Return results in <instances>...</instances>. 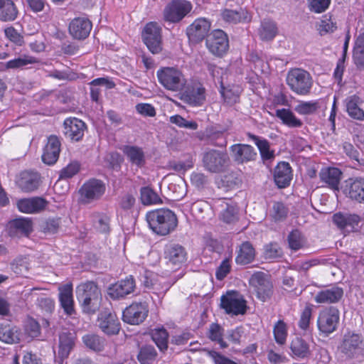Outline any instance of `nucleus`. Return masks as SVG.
<instances>
[{
  "instance_id": "obj_61",
  "label": "nucleus",
  "mask_w": 364,
  "mask_h": 364,
  "mask_svg": "<svg viewBox=\"0 0 364 364\" xmlns=\"http://www.w3.org/2000/svg\"><path fill=\"white\" fill-rule=\"evenodd\" d=\"M170 122L181 128H185L191 130H196L198 127L196 122L188 121L178 114L171 117Z\"/></svg>"
},
{
  "instance_id": "obj_37",
  "label": "nucleus",
  "mask_w": 364,
  "mask_h": 364,
  "mask_svg": "<svg viewBox=\"0 0 364 364\" xmlns=\"http://www.w3.org/2000/svg\"><path fill=\"white\" fill-rule=\"evenodd\" d=\"M248 137L257 146L261 158L264 161H272L274 159V151L270 149L269 142L267 139L252 134H248Z\"/></svg>"
},
{
  "instance_id": "obj_19",
  "label": "nucleus",
  "mask_w": 364,
  "mask_h": 364,
  "mask_svg": "<svg viewBox=\"0 0 364 364\" xmlns=\"http://www.w3.org/2000/svg\"><path fill=\"white\" fill-rule=\"evenodd\" d=\"M135 289V282L132 276L122 279L111 285L107 291L108 295L113 299L124 298L132 293Z\"/></svg>"
},
{
  "instance_id": "obj_16",
  "label": "nucleus",
  "mask_w": 364,
  "mask_h": 364,
  "mask_svg": "<svg viewBox=\"0 0 364 364\" xmlns=\"http://www.w3.org/2000/svg\"><path fill=\"white\" fill-rule=\"evenodd\" d=\"M215 207L219 212V218L227 224L236 222L238 219V208L231 200L219 199L215 203Z\"/></svg>"
},
{
  "instance_id": "obj_57",
  "label": "nucleus",
  "mask_w": 364,
  "mask_h": 364,
  "mask_svg": "<svg viewBox=\"0 0 364 364\" xmlns=\"http://www.w3.org/2000/svg\"><path fill=\"white\" fill-rule=\"evenodd\" d=\"M288 243L289 247L296 251L304 247L305 240L302 234L299 230H294L288 235Z\"/></svg>"
},
{
  "instance_id": "obj_34",
  "label": "nucleus",
  "mask_w": 364,
  "mask_h": 364,
  "mask_svg": "<svg viewBox=\"0 0 364 364\" xmlns=\"http://www.w3.org/2000/svg\"><path fill=\"white\" fill-rule=\"evenodd\" d=\"M222 19L228 23H247L251 21L250 14L245 9L232 10L225 9L220 14Z\"/></svg>"
},
{
  "instance_id": "obj_50",
  "label": "nucleus",
  "mask_w": 364,
  "mask_h": 364,
  "mask_svg": "<svg viewBox=\"0 0 364 364\" xmlns=\"http://www.w3.org/2000/svg\"><path fill=\"white\" fill-rule=\"evenodd\" d=\"M353 57L358 67L364 68V33L356 38Z\"/></svg>"
},
{
  "instance_id": "obj_18",
  "label": "nucleus",
  "mask_w": 364,
  "mask_h": 364,
  "mask_svg": "<svg viewBox=\"0 0 364 364\" xmlns=\"http://www.w3.org/2000/svg\"><path fill=\"white\" fill-rule=\"evenodd\" d=\"M64 134L73 141H79L84 136L86 124L83 121L75 117L67 118L63 123Z\"/></svg>"
},
{
  "instance_id": "obj_43",
  "label": "nucleus",
  "mask_w": 364,
  "mask_h": 364,
  "mask_svg": "<svg viewBox=\"0 0 364 364\" xmlns=\"http://www.w3.org/2000/svg\"><path fill=\"white\" fill-rule=\"evenodd\" d=\"M346 110L352 118L360 121L364 120V111L360 107V101L358 97L353 95L346 100Z\"/></svg>"
},
{
  "instance_id": "obj_4",
  "label": "nucleus",
  "mask_w": 364,
  "mask_h": 364,
  "mask_svg": "<svg viewBox=\"0 0 364 364\" xmlns=\"http://www.w3.org/2000/svg\"><path fill=\"white\" fill-rule=\"evenodd\" d=\"M286 82L294 92L300 95L309 94L312 87V79L310 74L300 68L289 70Z\"/></svg>"
},
{
  "instance_id": "obj_63",
  "label": "nucleus",
  "mask_w": 364,
  "mask_h": 364,
  "mask_svg": "<svg viewBox=\"0 0 364 364\" xmlns=\"http://www.w3.org/2000/svg\"><path fill=\"white\" fill-rule=\"evenodd\" d=\"M25 333L31 338H36L40 334V326L33 318H28L25 324Z\"/></svg>"
},
{
  "instance_id": "obj_46",
  "label": "nucleus",
  "mask_w": 364,
  "mask_h": 364,
  "mask_svg": "<svg viewBox=\"0 0 364 364\" xmlns=\"http://www.w3.org/2000/svg\"><path fill=\"white\" fill-rule=\"evenodd\" d=\"M17 16V9L11 0H0V21H14Z\"/></svg>"
},
{
  "instance_id": "obj_53",
  "label": "nucleus",
  "mask_w": 364,
  "mask_h": 364,
  "mask_svg": "<svg viewBox=\"0 0 364 364\" xmlns=\"http://www.w3.org/2000/svg\"><path fill=\"white\" fill-rule=\"evenodd\" d=\"M291 350L295 356L305 358L309 354V346L306 343L300 338H295L291 343Z\"/></svg>"
},
{
  "instance_id": "obj_58",
  "label": "nucleus",
  "mask_w": 364,
  "mask_h": 364,
  "mask_svg": "<svg viewBox=\"0 0 364 364\" xmlns=\"http://www.w3.org/2000/svg\"><path fill=\"white\" fill-rule=\"evenodd\" d=\"M156 355L155 349L152 346H147L141 348L138 360L141 364H151L155 360Z\"/></svg>"
},
{
  "instance_id": "obj_49",
  "label": "nucleus",
  "mask_w": 364,
  "mask_h": 364,
  "mask_svg": "<svg viewBox=\"0 0 364 364\" xmlns=\"http://www.w3.org/2000/svg\"><path fill=\"white\" fill-rule=\"evenodd\" d=\"M90 95L93 101L97 102L101 93L100 88L98 86H105L107 89H111L114 87V83L107 78L99 77L93 80L90 82Z\"/></svg>"
},
{
  "instance_id": "obj_14",
  "label": "nucleus",
  "mask_w": 364,
  "mask_h": 364,
  "mask_svg": "<svg viewBox=\"0 0 364 364\" xmlns=\"http://www.w3.org/2000/svg\"><path fill=\"white\" fill-rule=\"evenodd\" d=\"M206 46L213 55L223 56L229 48L227 34L220 29L215 30L207 40Z\"/></svg>"
},
{
  "instance_id": "obj_23",
  "label": "nucleus",
  "mask_w": 364,
  "mask_h": 364,
  "mask_svg": "<svg viewBox=\"0 0 364 364\" xmlns=\"http://www.w3.org/2000/svg\"><path fill=\"white\" fill-rule=\"evenodd\" d=\"M361 343L362 339L359 334L348 332L343 336L340 348L347 357L351 358L360 351Z\"/></svg>"
},
{
  "instance_id": "obj_6",
  "label": "nucleus",
  "mask_w": 364,
  "mask_h": 364,
  "mask_svg": "<svg viewBox=\"0 0 364 364\" xmlns=\"http://www.w3.org/2000/svg\"><path fill=\"white\" fill-rule=\"evenodd\" d=\"M192 8L188 1L173 0L164 9V19L171 23H178L191 12Z\"/></svg>"
},
{
  "instance_id": "obj_8",
  "label": "nucleus",
  "mask_w": 364,
  "mask_h": 364,
  "mask_svg": "<svg viewBox=\"0 0 364 364\" xmlns=\"http://www.w3.org/2000/svg\"><path fill=\"white\" fill-rule=\"evenodd\" d=\"M105 184L100 180L90 179L80 189V200L85 204L99 200L105 193Z\"/></svg>"
},
{
  "instance_id": "obj_38",
  "label": "nucleus",
  "mask_w": 364,
  "mask_h": 364,
  "mask_svg": "<svg viewBox=\"0 0 364 364\" xmlns=\"http://www.w3.org/2000/svg\"><path fill=\"white\" fill-rule=\"evenodd\" d=\"M38 176L36 173L24 171L20 174L18 186L24 192H31L38 186Z\"/></svg>"
},
{
  "instance_id": "obj_59",
  "label": "nucleus",
  "mask_w": 364,
  "mask_h": 364,
  "mask_svg": "<svg viewBox=\"0 0 364 364\" xmlns=\"http://www.w3.org/2000/svg\"><path fill=\"white\" fill-rule=\"evenodd\" d=\"M223 329L218 323H212L209 328V338L218 342L221 348H226L228 345L223 339Z\"/></svg>"
},
{
  "instance_id": "obj_39",
  "label": "nucleus",
  "mask_w": 364,
  "mask_h": 364,
  "mask_svg": "<svg viewBox=\"0 0 364 364\" xmlns=\"http://www.w3.org/2000/svg\"><path fill=\"white\" fill-rule=\"evenodd\" d=\"M82 341L87 348L96 353L103 351L107 344L104 338L92 333L84 335Z\"/></svg>"
},
{
  "instance_id": "obj_17",
  "label": "nucleus",
  "mask_w": 364,
  "mask_h": 364,
  "mask_svg": "<svg viewBox=\"0 0 364 364\" xmlns=\"http://www.w3.org/2000/svg\"><path fill=\"white\" fill-rule=\"evenodd\" d=\"M343 296V289L333 285L318 291L314 296V300L319 304H336L341 301Z\"/></svg>"
},
{
  "instance_id": "obj_64",
  "label": "nucleus",
  "mask_w": 364,
  "mask_h": 364,
  "mask_svg": "<svg viewBox=\"0 0 364 364\" xmlns=\"http://www.w3.org/2000/svg\"><path fill=\"white\" fill-rule=\"evenodd\" d=\"M271 215L275 221L282 220L287 215V209L282 203H274Z\"/></svg>"
},
{
  "instance_id": "obj_51",
  "label": "nucleus",
  "mask_w": 364,
  "mask_h": 364,
  "mask_svg": "<svg viewBox=\"0 0 364 364\" xmlns=\"http://www.w3.org/2000/svg\"><path fill=\"white\" fill-rule=\"evenodd\" d=\"M151 338L158 348L162 351L167 349L168 335L164 328H157L152 331Z\"/></svg>"
},
{
  "instance_id": "obj_21",
  "label": "nucleus",
  "mask_w": 364,
  "mask_h": 364,
  "mask_svg": "<svg viewBox=\"0 0 364 364\" xmlns=\"http://www.w3.org/2000/svg\"><path fill=\"white\" fill-rule=\"evenodd\" d=\"M59 301L65 314L73 316L75 314L72 284H65L58 288Z\"/></svg>"
},
{
  "instance_id": "obj_41",
  "label": "nucleus",
  "mask_w": 364,
  "mask_h": 364,
  "mask_svg": "<svg viewBox=\"0 0 364 364\" xmlns=\"http://www.w3.org/2000/svg\"><path fill=\"white\" fill-rule=\"evenodd\" d=\"M90 220L95 230L102 233H107L110 230V216L105 213H93Z\"/></svg>"
},
{
  "instance_id": "obj_28",
  "label": "nucleus",
  "mask_w": 364,
  "mask_h": 364,
  "mask_svg": "<svg viewBox=\"0 0 364 364\" xmlns=\"http://www.w3.org/2000/svg\"><path fill=\"white\" fill-rule=\"evenodd\" d=\"M333 221L341 230L347 232H350L358 228L360 218L357 215L338 213L333 215Z\"/></svg>"
},
{
  "instance_id": "obj_55",
  "label": "nucleus",
  "mask_w": 364,
  "mask_h": 364,
  "mask_svg": "<svg viewBox=\"0 0 364 364\" xmlns=\"http://www.w3.org/2000/svg\"><path fill=\"white\" fill-rule=\"evenodd\" d=\"M336 23L328 15L322 16L317 26V29L321 36L333 33L336 31Z\"/></svg>"
},
{
  "instance_id": "obj_13",
  "label": "nucleus",
  "mask_w": 364,
  "mask_h": 364,
  "mask_svg": "<svg viewBox=\"0 0 364 364\" xmlns=\"http://www.w3.org/2000/svg\"><path fill=\"white\" fill-rule=\"evenodd\" d=\"M181 100L192 106H201L205 101V89L200 82H193L181 92Z\"/></svg>"
},
{
  "instance_id": "obj_5",
  "label": "nucleus",
  "mask_w": 364,
  "mask_h": 364,
  "mask_svg": "<svg viewBox=\"0 0 364 364\" xmlns=\"http://www.w3.org/2000/svg\"><path fill=\"white\" fill-rule=\"evenodd\" d=\"M221 308L228 314L237 316L244 314L247 309V302L243 296L235 291H228L221 297Z\"/></svg>"
},
{
  "instance_id": "obj_1",
  "label": "nucleus",
  "mask_w": 364,
  "mask_h": 364,
  "mask_svg": "<svg viewBox=\"0 0 364 364\" xmlns=\"http://www.w3.org/2000/svg\"><path fill=\"white\" fill-rule=\"evenodd\" d=\"M146 219L152 231L160 235H168L178 225L176 215L169 209L161 208L149 211L146 213Z\"/></svg>"
},
{
  "instance_id": "obj_22",
  "label": "nucleus",
  "mask_w": 364,
  "mask_h": 364,
  "mask_svg": "<svg viewBox=\"0 0 364 364\" xmlns=\"http://www.w3.org/2000/svg\"><path fill=\"white\" fill-rule=\"evenodd\" d=\"M210 28V22L205 18L196 19L187 28L189 39L194 41L203 40Z\"/></svg>"
},
{
  "instance_id": "obj_27",
  "label": "nucleus",
  "mask_w": 364,
  "mask_h": 364,
  "mask_svg": "<svg viewBox=\"0 0 364 364\" xmlns=\"http://www.w3.org/2000/svg\"><path fill=\"white\" fill-rule=\"evenodd\" d=\"M80 170V164L73 161L63 168L60 173L58 181L54 185V190L59 194H63L68 190V184L65 180L72 178Z\"/></svg>"
},
{
  "instance_id": "obj_7",
  "label": "nucleus",
  "mask_w": 364,
  "mask_h": 364,
  "mask_svg": "<svg viewBox=\"0 0 364 364\" xmlns=\"http://www.w3.org/2000/svg\"><path fill=\"white\" fill-rule=\"evenodd\" d=\"M340 313L338 309L331 307L319 313L317 325L319 331L328 336L334 332L339 323Z\"/></svg>"
},
{
  "instance_id": "obj_47",
  "label": "nucleus",
  "mask_w": 364,
  "mask_h": 364,
  "mask_svg": "<svg viewBox=\"0 0 364 364\" xmlns=\"http://www.w3.org/2000/svg\"><path fill=\"white\" fill-rule=\"evenodd\" d=\"M38 60L35 57L29 55H21L17 58L7 61L5 67L7 69H23L29 65H33L37 63Z\"/></svg>"
},
{
  "instance_id": "obj_45",
  "label": "nucleus",
  "mask_w": 364,
  "mask_h": 364,
  "mask_svg": "<svg viewBox=\"0 0 364 364\" xmlns=\"http://www.w3.org/2000/svg\"><path fill=\"white\" fill-rule=\"evenodd\" d=\"M276 116L280 119L282 123L290 128L301 127L303 124L301 119L289 109H279L276 110Z\"/></svg>"
},
{
  "instance_id": "obj_24",
  "label": "nucleus",
  "mask_w": 364,
  "mask_h": 364,
  "mask_svg": "<svg viewBox=\"0 0 364 364\" xmlns=\"http://www.w3.org/2000/svg\"><path fill=\"white\" fill-rule=\"evenodd\" d=\"M232 156L238 164L247 163L255 160L257 153L254 148L248 144H236L230 147Z\"/></svg>"
},
{
  "instance_id": "obj_30",
  "label": "nucleus",
  "mask_w": 364,
  "mask_h": 364,
  "mask_svg": "<svg viewBox=\"0 0 364 364\" xmlns=\"http://www.w3.org/2000/svg\"><path fill=\"white\" fill-rule=\"evenodd\" d=\"M48 202L41 197L24 198L18 201V210L24 213H38L46 207Z\"/></svg>"
},
{
  "instance_id": "obj_11",
  "label": "nucleus",
  "mask_w": 364,
  "mask_h": 364,
  "mask_svg": "<svg viewBox=\"0 0 364 364\" xmlns=\"http://www.w3.org/2000/svg\"><path fill=\"white\" fill-rule=\"evenodd\" d=\"M148 313L149 308L146 302H134L123 311L122 319L127 323L138 325L145 320Z\"/></svg>"
},
{
  "instance_id": "obj_36",
  "label": "nucleus",
  "mask_w": 364,
  "mask_h": 364,
  "mask_svg": "<svg viewBox=\"0 0 364 364\" xmlns=\"http://www.w3.org/2000/svg\"><path fill=\"white\" fill-rule=\"evenodd\" d=\"M75 337L73 333L62 332L59 336L58 356L63 360L67 358L75 346Z\"/></svg>"
},
{
  "instance_id": "obj_25",
  "label": "nucleus",
  "mask_w": 364,
  "mask_h": 364,
  "mask_svg": "<svg viewBox=\"0 0 364 364\" xmlns=\"http://www.w3.org/2000/svg\"><path fill=\"white\" fill-rule=\"evenodd\" d=\"M60 151V142L59 139L56 136H50L43 149L42 161L48 165L55 164L58 159Z\"/></svg>"
},
{
  "instance_id": "obj_56",
  "label": "nucleus",
  "mask_w": 364,
  "mask_h": 364,
  "mask_svg": "<svg viewBox=\"0 0 364 364\" xmlns=\"http://www.w3.org/2000/svg\"><path fill=\"white\" fill-rule=\"evenodd\" d=\"M136 205V198L130 193L123 195L119 202V210L127 214L132 213Z\"/></svg>"
},
{
  "instance_id": "obj_31",
  "label": "nucleus",
  "mask_w": 364,
  "mask_h": 364,
  "mask_svg": "<svg viewBox=\"0 0 364 364\" xmlns=\"http://www.w3.org/2000/svg\"><path fill=\"white\" fill-rule=\"evenodd\" d=\"M23 334L16 326L8 322L0 324V341L8 344L17 343L22 339Z\"/></svg>"
},
{
  "instance_id": "obj_35",
  "label": "nucleus",
  "mask_w": 364,
  "mask_h": 364,
  "mask_svg": "<svg viewBox=\"0 0 364 364\" xmlns=\"http://www.w3.org/2000/svg\"><path fill=\"white\" fill-rule=\"evenodd\" d=\"M341 172L334 167L322 168L319 173L321 181L333 190H338Z\"/></svg>"
},
{
  "instance_id": "obj_2",
  "label": "nucleus",
  "mask_w": 364,
  "mask_h": 364,
  "mask_svg": "<svg viewBox=\"0 0 364 364\" xmlns=\"http://www.w3.org/2000/svg\"><path fill=\"white\" fill-rule=\"evenodd\" d=\"M76 294L83 313L92 314L100 309L102 294L95 283L87 282L80 284L76 288Z\"/></svg>"
},
{
  "instance_id": "obj_62",
  "label": "nucleus",
  "mask_w": 364,
  "mask_h": 364,
  "mask_svg": "<svg viewBox=\"0 0 364 364\" xmlns=\"http://www.w3.org/2000/svg\"><path fill=\"white\" fill-rule=\"evenodd\" d=\"M331 0H308L309 9L311 11L321 14L329 6Z\"/></svg>"
},
{
  "instance_id": "obj_3",
  "label": "nucleus",
  "mask_w": 364,
  "mask_h": 364,
  "mask_svg": "<svg viewBox=\"0 0 364 364\" xmlns=\"http://www.w3.org/2000/svg\"><path fill=\"white\" fill-rule=\"evenodd\" d=\"M159 84L166 90L181 92L187 84L183 72L177 67H161L156 72Z\"/></svg>"
},
{
  "instance_id": "obj_20",
  "label": "nucleus",
  "mask_w": 364,
  "mask_h": 364,
  "mask_svg": "<svg viewBox=\"0 0 364 364\" xmlns=\"http://www.w3.org/2000/svg\"><path fill=\"white\" fill-rule=\"evenodd\" d=\"M98 326L107 335L117 334L120 330V323L114 314L108 311H102L98 316Z\"/></svg>"
},
{
  "instance_id": "obj_15",
  "label": "nucleus",
  "mask_w": 364,
  "mask_h": 364,
  "mask_svg": "<svg viewBox=\"0 0 364 364\" xmlns=\"http://www.w3.org/2000/svg\"><path fill=\"white\" fill-rule=\"evenodd\" d=\"M164 256L167 264L176 268L180 267L187 259L185 248L175 243H169L165 245Z\"/></svg>"
},
{
  "instance_id": "obj_12",
  "label": "nucleus",
  "mask_w": 364,
  "mask_h": 364,
  "mask_svg": "<svg viewBox=\"0 0 364 364\" xmlns=\"http://www.w3.org/2000/svg\"><path fill=\"white\" fill-rule=\"evenodd\" d=\"M250 284L254 288L257 298L262 301H267L271 296L272 286L265 273L257 272L253 274L250 279Z\"/></svg>"
},
{
  "instance_id": "obj_44",
  "label": "nucleus",
  "mask_w": 364,
  "mask_h": 364,
  "mask_svg": "<svg viewBox=\"0 0 364 364\" xmlns=\"http://www.w3.org/2000/svg\"><path fill=\"white\" fill-rule=\"evenodd\" d=\"M277 32V23L271 19H264L261 23L258 33L262 41H268L274 38Z\"/></svg>"
},
{
  "instance_id": "obj_40",
  "label": "nucleus",
  "mask_w": 364,
  "mask_h": 364,
  "mask_svg": "<svg viewBox=\"0 0 364 364\" xmlns=\"http://www.w3.org/2000/svg\"><path fill=\"white\" fill-rule=\"evenodd\" d=\"M255 257V250L249 242H243L237 251L235 262L237 264L245 265L251 263Z\"/></svg>"
},
{
  "instance_id": "obj_9",
  "label": "nucleus",
  "mask_w": 364,
  "mask_h": 364,
  "mask_svg": "<svg viewBox=\"0 0 364 364\" xmlns=\"http://www.w3.org/2000/svg\"><path fill=\"white\" fill-rule=\"evenodd\" d=\"M203 162L208 171L218 173L228 166L229 158L227 153L212 149L204 154Z\"/></svg>"
},
{
  "instance_id": "obj_26",
  "label": "nucleus",
  "mask_w": 364,
  "mask_h": 364,
  "mask_svg": "<svg viewBox=\"0 0 364 364\" xmlns=\"http://www.w3.org/2000/svg\"><path fill=\"white\" fill-rule=\"evenodd\" d=\"M92 23L85 18H75L69 25L70 34L75 39L86 38L92 29Z\"/></svg>"
},
{
  "instance_id": "obj_29",
  "label": "nucleus",
  "mask_w": 364,
  "mask_h": 364,
  "mask_svg": "<svg viewBox=\"0 0 364 364\" xmlns=\"http://www.w3.org/2000/svg\"><path fill=\"white\" fill-rule=\"evenodd\" d=\"M292 169L289 164L286 161L279 162L274 168V179L279 188H285L290 184L292 180Z\"/></svg>"
},
{
  "instance_id": "obj_42",
  "label": "nucleus",
  "mask_w": 364,
  "mask_h": 364,
  "mask_svg": "<svg viewBox=\"0 0 364 364\" xmlns=\"http://www.w3.org/2000/svg\"><path fill=\"white\" fill-rule=\"evenodd\" d=\"M123 151L133 165L138 167L144 165L145 155L141 148L135 146H125Z\"/></svg>"
},
{
  "instance_id": "obj_48",
  "label": "nucleus",
  "mask_w": 364,
  "mask_h": 364,
  "mask_svg": "<svg viewBox=\"0 0 364 364\" xmlns=\"http://www.w3.org/2000/svg\"><path fill=\"white\" fill-rule=\"evenodd\" d=\"M9 228L16 233L28 235L32 230V223L28 218H16L9 223Z\"/></svg>"
},
{
  "instance_id": "obj_32",
  "label": "nucleus",
  "mask_w": 364,
  "mask_h": 364,
  "mask_svg": "<svg viewBox=\"0 0 364 364\" xmlns=\"http://www.w3.org/2000/svg\"><path fill=\"white\" fill-rule=\"evenodd\" d=\"M344 193L352 200L364 203V179L360 178L347 181Z\"/></svg>"
},
{
  "instance_id": "obj_54",
  "label": "nucleus",
  "mask_w": 364,
  "mask_h": 364,
  "mask_svg": "<svg viewBox=\"0 0 364 364\" xmlns=\"http://www.w3.org/2000/svg\"><path fill=\"white\" fill-rule=\"evenodd\" d=\"M273 333L277 343L284 345L288 335L287 324L282 320L278 321L274 326Z\"/></svg>"
},
{
  "instance_id": "obj_60",
  "label": "nucleus",
  "mask_w": 364,
  "mask_h": 364,
  "mask_svg": "<svg viewBox=\"0 0 364 364\" xmlns=\"http://www.w3.org/2000/svg\"><path fill=\"white\" fill-rule=\"evenodd\" d=\"M318 107V102L315 101H301L296 106L295 110L299 114L306 115L315 112Z\"/></svg>"
},
{
  "instance_id": "obj_33",
  "label": "nucleus",
  "mask_w": 364,
  "mask_h": 364,
  "mask_svg": "<svg viewBox=\"0 0 364 364\" xmlns=\"http://www.w3.org/2000/svg\"><path fill=\"white\" fill-rule=\"evenodd\" d=\"M162 278L154 274L152 272H146L142 279V283L145 287L153 291V293L161 295L165 294L170 288V284H165Z\"/></svg>"
},
{
  "instance_id": "obj_10",
  "label": "nucleus",
  "mask_w": 364,
  "mask_h": 364,
  "mask_svg": "<svg viewBox=\"0 0 364 364\" xmlns=\"http://www.w3.org/2000/svg\"><path fill=\"white\" fill-rule=\"evenodd\" d=\"M161 28L157 23H148L142 34L143 41L152 53H159L161 50Z\"/></svg>"
},
{
  "instance_id": "obj_52",
  "label": "nucleus",
  "mask_w": 364,
  "mask_h": 364,
  "mask_svg": "<svg viewBox=\"0 0 364 364\" xmlns=\"http://www.w3.org/2000/svg\"><path fill=\"white\" fill-rule=\"evenodd\" d=\"M141 200L144 205H158L162 203L159 195L149 187H143L141 189Z\"/></svg>"
}]
</instances>
